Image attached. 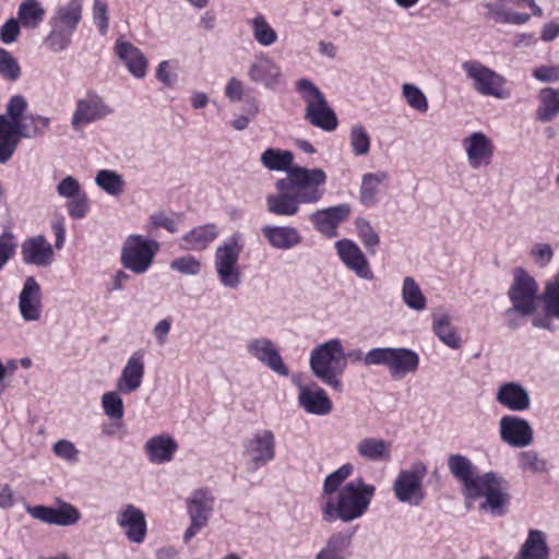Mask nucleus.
I'll use <instances>...</instances> for the list:
<instances>
[{"label": "nucleus", "instance_id": "nucleus-47", "mask_svg": "<svg viewBox=\"0 0 559 559\" xmlns=\"http://www.w3.org/2000/svg\"><path fill=\"white\" fill-rule=\"evenodd\" d=\"M402 96L406 104L414 110L425 114L428 108V99L424 92L413 83H404L401 87Z\"/></svg>", "mask_w": 559, "mask_h": 559}, {"label": "nucleus", "instance_id": "nucleus-40", "mask_svg": "<svg viewBox=\"0 0 559 559\" xmlns=\"http://www.w3.org/2000/svg\"><path fill=\"white\" fill-rule=\"evenodd\" d=\"M261 164L269 170L286 171L295 167L294 154L290 151H283L280 148H266L260 157Z\"/></svg>", "mask_w": 559, "mask_h": 559}, {"label": "nucleus", "instance_id": "nucleus-54", "mask_svg": "<svg viewBox=\"0 0 559 559\" xmlns=\"http://www.w3.org/2000/svg\"><path fill=\"white\" fill-rule=\"evenodd\" d=\"M159 227L165 228L171 234L178 231L177 224L174 218L166 215L164 212H155L150 215L145 228L147 233L153 234Z\"/></svg>", "mask_w": 559, "mask_h": 559}, {"label": "nucleus", "instance_id": "nucleus-57", "mask_svg": "<svg viewBox=\"0 0 559 559\" xmlns=\"http://www.w3.org/2000/svg\"><path fill=\"white\" fill-rule=\"evenodd\" d=\"M52 452L56 456L70 463H74L79 460V450L73 442L66 439L57 441L52 445Z\"/></svg>", "mask_w": 559, "mask_h": 559}, {"label": "nucleus", "instance_id": "nucleus-36", "mask_svg": "<svg viewBox=\"0 0 559 559\" xmlns=\"http://www.w3.org/2000/svg\"><path fill=\"white\" fill-rule=\"evenodd\" d=\"M549 556L546 534L538 530H531L515 559H549Z\"/></svg>", "mask_w": 559, "mask_h": 559}, {"label": "nucleus", "instance_id": "nucleus-62", "mask_svg": "<svg viewBox=\"0 0 559 559\" xmlns=\"http://www.w3.org/2000/svg\"><path fill=\"white\" fill-rule=\"evenodd\" d=\"M20 23L17 19L11 17L1 26L0 39L2 43L12 44L17 39L21 33Z\"/></svg>", "mask_w": 559, "mask_h": 559}, {"label": "nucleus", "instance_id": "nucleus-20", "mask_svg": "<svg viewBox=\"0 0 559 559\" xmlns=\"http://www.w3.org/2000/svg\"><path fill=\"white\" fill-rule=\"evenodd\" d=\"M297 402L307 414L326 416L333 409V403L328 393L317 383L298 384Z\"/></svg>", "mask_w": 559, "mask_h": 559}, {"label": "nucleus", "instance_id": "nucleus-29", "mask_svg": "<svg viewBox=\"0 0 559 559\" xmlns=\"http://www.w3.org/2000/svg\"><path fill=\"white\" fill-rule=\"evenodd\" d=\"M114 50L135 79H143L147 72V60L141 50L126 40H117Z\"/></svg>", "mask_w": 559, "mask_h": 559}, {"label": "nucleus", "instance_id": "nucleus-23", "mask_svg": "<svg viewBox=\"0 0 559 559\" xmlns=\"http://www.w3.org/2000/svg\"><path fill=\"white\" fill-rule=\"evenodd\" d=\"M145 360L143 350L139 349L132 353L122 367L117 379V391L121 394H131L138 391L144 380Z\"/></svg>", "mask_w": 559, "mask_h": 559}, {"label": "nucleus", "instance_id": "nucleus-8", "mask_svg": "<svg viewBox=\"0 0 559 559\" xmlns=\"http://www.w3.org/2000/svg\"><path fill=\"white\" fill-rule=\"evenodd\" d=\"M427 466L416 461L408 468L400 469L392 483L394 498L403 504L419 507L426 499L424 479L427 476Z\"/></svg>", "mask_w": 559, "mask_h": 559}, {"label": "nucleus", "instance_id": "nucleus-49", "mask_svg": "<svg viewBox=\"0 0 559 559\" xmlns=\"http://www.w3.org/2000/svg\"><path fill=\"white\" fill-rule=\"evenodd\" d=\"M120 392L108 391L102 395V406L107 417L114 420H121L124 415L123 401Z\"/></svg>", "mask_w": 559, "mask_h": 559}, {"label": "nucleus", "instance_id": "nucleus-18", "mask_svg": "<svg viewBox=\"0 0 559 559\" xmlns=\"http://www.w3.org/2000/svg\"><path fill=\"white\" fill-rule=\"evenodd\" d=\"M248 78L254 83L267 90H274L282 82V70L280 66L265 52L254 56L248 67Z\"/></svg>", "mask_w": 559, "mask_h": 559}, {"label": "nucleus", "instance_id": "nucleus-12", "mask_svg": "<svg viewBox=\"0 0 559 559\" xmlns=\"http://www.w3.org/2000/svg\"><path fill=\"white\" fill-rule=\"evenodd\" d=\"M242 250L241 237L233 235L215 252V270L221 283L228 288H237L240 284L238 260Z\"/></svg>", "mask_w": 559, "mask_h": 559}, {"label": "nucleus", "instance_id": "nucleus-48", "mask_svg": "<svg viewBox=\"0 0 559 559\" xmlns=\"http://www.w3.org/2000/svg\"><path fill=\"white\" fill-rule=\"evenodd\" d=\"M349 145L355 156H366L370 151V136L364 126H352L349 132Z\"/></svg>", "mask_w": 559, "mask_h": 559}, {"label": "nucleus", "instance_id": "nucleus-35", "mask_svg": "<svg viewBox=\"0 0 559 559\" xmlns=\"http://www.w3.org/2000/svg\"><path fill=\"white\" fill-rule=\"evenodd\" d=\"M419 365L418 355L408 348H393L390 356L389 370L392 377L403 378L414 373Z\"/></svg>", "mask_w": 559, "mask_h": 559}, {"label": "nucleus", "instance_id": "nucleus-7", "mask_svg": "<svg viewBox=\"0 0 559 559\" xmlns=\"http://www.w3.org/2000/svg\"><path fill=\"white\" fill-rule=\"evenodd\" d=\"M509 481L495 472H486L475 479L474 489L469 490L465 498H485L479 509H489L497 516L503 515L510 501Z\"/></svg>", "mask_w": 559, "mask_h": 559}, {"label": "nucleus", "instance_id": "nucleus-3", "mask_svg": "<svg viewBox=\"0 0 559 559\" xmlns=\"http://www.w3.org/2000/svg\"><path fill=\"white\" fill-rule=\"evenodd\" d=\"M27 100L22 95L10 98L5 114L0 115V163H7L15 152L21 139L43 135L37 127L27 123Z\"/></svg>", "mask_w": 559, "mask_h": 559}, {"label": "nucleus", "instance_id": "nucleus-14", "mask_svg": "<svg viewBox=\"0 0 559 559\" xmlns=\"http://www.w3.org/2000/svg\"><path fill=\"white\" fill-rule=\"evenodd\" d=\"M467 165L478 170L490 166L495 156V144L483 131H473L462 140Z\"/></svg>", "mask_w": 559, "mask_h": 559}, {"label": "nucleus", "instance_id": "nucleus-38", "mask_svg": "<svg viewBox=\"0 0 559 559\" xmlns=\"http://www.w3.org/2000/svg\"><path fill=\"white\" fill-rule=\"evenodd\" d=\"M538 102L536 109L538 121L550 122L559 115V88H542L538 93Z\"/></svg>", "mask_w": 559, "mask_h": 559}, {"label": "nucleus", "instance_id": "nucleus-50", "mask_svg": "<svg viewBox=\"0 0 559 559\" xmlns=\"http://www.w3.org/2000/svg\"><path fill=\"white\" fill-rule=\"evenodd\" d=\"M356 230L362 245L370 253H374L376 248L380 243V237L370 225V223L362 217L355 221Z\"/></svg>", "mask_w": 559, "mask_h": 559}, {"label": "nucleus", "instance_id": "nucleus-55", "mask_svg": "<svg viewBox=\"0 0 559 559\" xmlns=\"http://www.w3.org/2000/svg\"><path fill=\"white\" fill-rule=\"evenodd\" d=\"M93 21L102 35L107 34L109 28L108 5L105 0H94Z\"/></svg>", "mask_w": 559, "mask_h": 559}, {"label": "nucleus", "instance_id": "nucleus-9", "mask_svg": "<svg viewBox=\"0 0 559 559\" xmlns=\"http://www.w3.org/2000/svg\"><path fill=\"white\" fill-rule=\"evenodd\" d=\"M462 69L477 94L497 99H508L511 96L507 88V79L480 61H464Z\"/></svg>", "mask_w": 559, "mask_h": 559}, {"label": "nucleus", "instance_id": "nucleus-17", "mask_svg": "<svg viewBox=\"0 0 559 559\" xmlns=\"http://www.w3.org/2000/svg\"><path fill=\"white\" fill-rule=\"evenodd\" d=\"M111 112L103 97L95 93H88L76 102V107L71 119V126L75 131L91 122L102 120Z\"/></svg>", "mask_w": 559, "mask_h": 559}, {"label": "nucleus", "instance_id": "nucleus-16", "mask_svg": "<svg viewBox=\"0 0 559 559\" xmlns=\"http://www.w3.org/2000/svg\"><path fill=\"white\" fill-rule=\"evenodd\" d=\"M337 257L342 263L356 276L365 281H372L374 275L370 263L360 247L350 239H341L334 243Z\"/></svg>", "mask_w": 559, "mask_h": 559}, {"label": "nucleus", "instance_id": "nucleus-28", "mask_svg": "<svg viewBox=\"0 0 559 559\" xmlns=\"http://www.w3.org/2000/svg\"><path fill=\"white\" fill-rule=\"evenodd\" d=\"M496 401L512 412H524L531 406L528 391L522 384L512 381L498 386Z\"/></svg>", "mask_w": 559, "mask_h": 559}, {"label": "nucleus", "instance_id": "nucleus-56", "mask_svg": "<svg viewBox=\"0 0 559 559\" xmlns=\"http://www.w3.org/2000/svg\"><path fill=\"white\" fill-rule=\"evenodd\" d=\"M66 207L71 217H85L90 209L88 198L86 193L83 191L79 195L67 200Z\"/></svg>", "mask_w": 559, "mask_h": 559}, {"label": "nucleus", "instance_id": "nucleus-27", "mask_svg": "<svg viewBox=\"0 0 559 559\" xmlns=\"http://www.w3.org/2000/svg\"><path fill=\"white\" fill-rule=\"evenodd\" d=\"M178 443L169 433L163 432L148 438L144 443L147 460L155 465L166 464L174 460Z\"/></svg>", "mask_w": 559, "mask_h": 559}, {"label": "nucleus", "instance_id": "nucleus-6", "mask_svg": "<svg viewBox=\"0 0 559 559\" xmlns=\"http://www.w3.org/2000/svg\"><path fill=\"white\" fill-rule=\"evenodd\" d=\"M295 87L305 103V119L325 132L334 131L338 126L337 116L319 87L309 79H299Z\"/></svg>", "mask_w": 559, "mask_h": 559}, {"label": "nucleus", "instance_id": "nucleus-63", "mask_svg": "<svg viewBox=\"0 0 559 559\" xmlns=\"http://www.w3.org/2000/svg\"><path fill=\"white\" fill-rule=\"evenodd\" d=\"M531 257L540 267L546 266L554 258V250L548 243H537L531 250Z\"/></svg>", "mask_w": 559, "mask_h": 559}, {"label": "nucleus", "instance_id": "nucleus-45", "mask_svg": "<svg viewBox=\"0 0 559 559\" xmlns=\"http://www.w3.org/2000/svg\"><path fill=\"white\" fill-rule=\"evenodd\" d=\"M401 296L403 302L412 310L423 311L427 307V298L419 285L411 276L403 280Z\"/></svg>", "mask_w": 559, "mask_h": 559}, {"label": "nucleus", "instance_id": "nucleus-61", "mask_svg": "<svg viewBox=\"0 0 559 559\" xmlns=\"http://www.w3.org/2000/svg\"><path fill=\"white\" fill-rule=\"evenodd\" d=\"M533 76L539 82L555 83L559 81V64H546L533 70Z\"/></svg>", "mask_w": 559, "mask_h": 559}, {"label": "nucleus", "instance_id": "nucleus-15", "mask_svg": "<svg viewBox=\"0 0 559 559\" xmlns=\"http://www.w3.org/2000/svg\"><path fill=\"white\" fill-rule=\"evenodd\" d=\"M26 512L35 520L57 526H72L81 520L78 508L64 501H59L58 508L26 506Z\"/></svg>", "mask_w": 559, "mask_h": 559}, {"label": "nucleus", "instance_id": "nucleus-34", "mask_svg": "<svg viewBox=\"0 0 559 559\" xmlns=\"http://www.w3.org/2000/svg\"><path fill=\"white\" fill-rule=\"evenodd\" d=\"M352 536L336 532L329 536L314 559H348L350 557Z\"/></svg>", "mask_w": 559, "mask_h": 559}, {"label": "nucleus", "instance_id": "nucleus-32", "mask_svg": "<svg viewBox=\"0 0 559 559\" xmlns=\"http://www.w3.org/2000/svg\"><path fill=\"white\" fill-rule=\"evenodd\" d=\"M357 454L369 462H388L392 456V443L377 437H365L356 444Z\"/></svg>", "mask_w": 559, "mask_h": 559}, {"label": "nucleus", "instance_id": "nucleus-1", "mask_svg": "<svg viewBox=\"0 0 559 559\" xmlns=\"http://www.w3.org/2000/svg\"><path fill=\"white\" fill-rule=\"evenodd\" d=\"M328 175L321 168L295 166L286 178L277 179L275 193L265 198L269 213L277 216H295L300 204H316L324 194Z\"/></svg>", "mask_w": 559, "mask_h": 559}, {"label": "nucleus", "instance_id": "nucleus-31", "mask_svg": "<svg viewBox=\"0 0 559 559\" xmlns=\"http://www.w3.org/2000/svg\"><path fill=\"white\" fill-rule=\"evenodd\" d=\"M447 465L453 477L462 484L464 496L474 489L475 479L480 475L476 473V467L468 457L452 454L448 457Z\"/></svg>", "mask_w": 559, "mask_h": 559}, {"label": "nucleus", "instance_id": "nucleus-60", "mask_svg": "<svg viewBox=\"0 0 559 559\" xmlns=\"http://www.w3.org/2000/svg\"><path fill=\"white\" fill-rule=\"evenodd\" d=\"M391 352H392V347L372 348L369 352H367L365 355V365L366 366L383 365L389 368Z\"/></svg>", "mask_w": 559, "mask_h": 559}, {"label": "nucleus", "instance_id": "nucleus-37", "mask_svg": "<svg viewBox=\"0 0 559 559\" xmlns=\"http://www.w3.org/2000/svg\"><path fill=\"white\" fill-rule=\"evenodd\" d=\"M218 235L217 227L213 224L195 227L181 238L180 247L185 250H203Z\"/></svg>", "mask_w": 559, "mask_h": 559}, {"label": "nucleus", "instance_id": "nucleus-24", "mask_svg": "<svg viewBox=\"0 0 559 559\" xmlns=\"http://www.w3.org/2000/svg\"><path fill=\"white\" fill-rule=\"evenodd\" d=\"M352 209L347 203L318 210L310 215V219L318 231L334 238L337 236L338 226L349 218Z\"/></svg>", "mask_w": 559, "mask_h": 559}, {"label": "nucleus", "instance_id": "nucleus-4", "mask_svg": "<svg viewBox=\"0 0 559 559\" xmlns=\"http://www.w3.org/2000/svg\"><path fill=\"white\" fill-rule=\"evenodd\" d=\"M309 366L318 380L341 392L342 377L346 371L343 341L335 337L314 346L310 353Z\"/></svg>", "mask_w": 559, "mask_h": 559}, {"label": "nucleus", "instance_id": "nucleus-58", "mask_svg": "<svg viewBox=\"0 0 559 559\" xmlns=\"http://www.w3.org/2000/svg\"><path fill=\"white\" fill-rule=\"evenodd\" d=\"M56 190H57L58 195L66 200L74 198L83 192L80 182L73 176L64 177L57 185Z\"/></svg>", "mask_w": 559, "mask_h": 559}, {"label": "nucleus", "instance_id": "nucleus-11", "mask_svg": "<svg viewBox=\"0 0 559 559\" xmlns=\"http://www.w3.org/2000/svg\"><path fill=\"white\" fill-rule=\"evenodd\" d=\"M159 247L156 240L142 235H130L122 243L120 262L126 270L138 275L144 274L152 266Z\"/></svg>", "mask_w": 559, "mask_h": 559}, {"label": "nucleus", "instance_id": "nucleus-13", "mask_svg": "<svg viewBox=\"0 0 559 559\" xmlns=\"http://www.w3.org/2000/svg\"><path fill=\"white\" fill-rule=\"evenodd\" d=\"M247 355L273 372L287 377L289 370L280 355L276 344L266 336L250 337L245 344Z\"/></svg>", "mask_w": 559, "mask_h": 559}, {"label": "nucleus", "instance_id": "nucleus-43", "mask_svg": "<svg viewBox=\"0 0 559 559\" xmlns=\"http://www.w3.org/2000/svg\"><path fill=\"white\" fill-rule=\"evenodd\" d=\"M388 178L386 173L377 171L362 176L360 186V201L367 206H372L377 203V194L380 186Z\"/></svg>", "mask_w": 559, "mask_h": 559}, {"label": "nucleus", "instance_id": "nucleus-19", "mask_svg": "<svg viewBox=\"0 0 559 559\" xmlns=\"http://www.w3.org/2000/svg\"><path fill=\"white\" fill-rule=\"evenodd\" d=\"M19 312L26 322H37L43 314V294L34 276H27L17 298Z\"/></svg>", "mask_w": 559, "mask_h": 559}, {"label": "nucleus", "instance_id": "nucleus-25", "mask_svg": "<svg viewBox=\"0 0 559 559\" xmlns=\"http://www.w3.org/2000/svg\"><path fill=\"white\" fill-rule=\"evenodd\" d=\"M117 524L123 530L129 542L141 544L146 536L144 512L133 504L124 506L117 515Z\"/></svg>", "mask_w": 559, "mask_h": 559}, {"label": "nucleus", "instance_id": "nucleus-2", "mask_svg": "<svg viewBox=\"0 0 559 559\" xmlns=\"http://www.w3.org/2000/svg\"><path fill=\"white\" fill-rule=\"evenodd\" d=\"M374 492L376 487L365 483L362 478L347 483L340 489L336 501L326 497L322 502L323 521L342 520L347 523L359 519L368 510Z\"/></svg>", "mask_w": 559, "mask_h": 559}, {"label": "nucleus", "instance_id": "nucleus-44", "mask_svg": "<svg viewBox=\"0 0 559 559\" xmlns=\"http://www.w3.org/2000/svg\"><path fill=\"white\" fill-rule=\"evenodd\" d=\"M432 329L439 340L453 349L461 347V338L453 326L449 314H440L435 317Z\"/></svg>", "mask_w": 559, "mask_h": 559}, {"label": "nucleus", "instance_id": "nucleus-21", "mask_svg": "<svg viewBox=\"0 0 559 559\" xmlns=\"http://www.w3.org/2000/svg\"><path fill=\"white\" fill-rule=\"evenodd\" d=\"M500 439L514 448H525L534 440L530 423L523 418L504 415L499 420Z\"/></svg>", "mask_w": 559, "mask_h": 559}, {"label": "nucleus", "instance_id": "nucleus-26", "mask_svg": "<svg viewBox=\"0 0 559 559\" xmlns=\"http://www.w3.org/2000/svg\"><path fill=\"white\" fill-rule=\"evenodd\" d=\"M21 255L25 264L46 267L53 262V248L48 240L41 236H35L24 240L21 246Z\"/></svg>", "mask_w": 559, "mask_h": 559}, {"label": "nucleus", "instance_id": "nucleus-39", "mask_svg": "<svg viewBox=\"0 0 559 559\" xmlns=\"http://www.w3.org/2000/svg\"><path fill=\"white\" fill-rule=\"evenodd\" d=\"M254 41L262 47H270L278 40L276 29L270 24L267 19L261 14H255L248 21Z\"/></svg>", "mask_w": 559, "mask_h": 559}, {"label": "nucleus", "instance_id": "nucleus-10", "mask_svg": "<svg viewBox=\"0 0 559 559\" xmlns=\"http://www.w3.org/2000/svg\"><path fill=\"white\" fill-rule=\"evenodd\" d=\"M539 286L534 276L522 267L513 271V281L508 290L512 307L507 313L515 312L523 317L534 314L538 308Z\"/></svg>", "mask_w": 559, "mask_h": 559}, {"label": "nucleus", "instance_id": "nucleus-59", "mask_svg": "<svg viewBox=\"0 0 559 559\" xmlns=\"http://www.w3.org/2000/svg\"><path fill=\"white\" fill-rule=\"evenodd\" d=\"M542 298L546 313L559 319V287L545 288Z\"/></svg>", "mask_w": 559, "mask_h": 559}, {"label": "nucleus", "instance_id": "nucleus-51", "mask_svg": "<svg viewBox=\"0 0 559 559\" xmlns=\"http://www.w3.org/2000/svg\"><path fill=\"white\" fill-rule=\"evenodd\" d=\"M519 467L524 472L534 474L546 473L549 469L548 462L533 450L524 451L519 454Z\"/></svg>", "mask_w": 559, "mask_h": 559}, {"label": "nucleus", "instance_id": "nucleus-22", "mask_svg": "<svg viewBox=\"0 0 559 559\" xmlns=\"http://www.w3.org/2000/svg\"><path fill=\"white\" fill-rule=\"evenodd\" d=\"M243 447L254 468L266 465L275 457V436L269 429L257 431Z\"/></svg>", "mask_w": 559, "mask_h": 559}, {"label": "nucleus", "instance_id": "nucleus-46", "mask_svg": "<svg viewBox=\"0 0 559 559\" xmlns=\"http://www.w3.org/2000/svg\"><path fill=\"white\" fill-rule=\"evenodd\" d=\"M354 466L350 463L342 465L340 468L329 474L323 481L322 502L326 497L340 491L341 485L352 475Z\"/></svg>", "mask_w": 559, "mask_h": 559}, {"label": "nucleus", "instance_id": "nucleus-41", "mask_svg": "<svg viewBox=\"0 0 559 559\" xmlns=\"http://www.w3.org/2000/svg\"><path fill=\"white\" fill-rule=\"evenodd\" d=\"M45 14L46 10L38 0H24L19 5L17 20L25 28L35 29L44 21Z\"/></svg>", "mask_w": 559, "mask_h": 559}, {"label": "nucleus", "instance_id": "nucleus-64", "mask_svg": "<svg viewBox=\"0 0 559 559\" xmlns=\"http://www.w3.org/2000/svg\"><path fill=\"white\" fill-rule=\"evenodd\" d=\"M13 235L4 233L0 236V271L15 252V245L12 242Z\"/></svg>", "mask_w": 559, "mask_h": 559}, {"label": "nucleus", "instance_id": "nucleus-53", "mask_svg": "<svg viewBox=\"0 0 559 559\" xmlns=\"http://www.w3.org/2000/svg\"><path fill=\"white\" fill-rule=\"evenodd\" d=\"M170 269L180 274L193 276L201 272V262L192 255H185L173 260Z\"/></svg>", "mask_w": 559, "mask_h": 559}, {"label": "nucleus", "instance_id": "nucleus-5", "mask_svg": "<svg viewBox=\"0 0 559 559\" xmlns=\"http://www.w3.org/2000/svg\"><path fill=\"white\" fill-rule=\"evenodd\" d=\"M82 16L83 0H69L53 10L48 21L49 33L45 39L52 52H61L71 46Z\"/></svg>", "mask_w": 559, "mask_h": 559}, {"label": "nucleus", "instance_id": "nucleus-33", "mask_svg": "<svg viewBox=\"0 0 559 559\" xmlns=\"http://www.w3.org/2000/svg\"><path fill=\"white\" fill-rule=\"evenodd\" d=\"M187 509L191 521L206 526L214 509V497L207 489L194 490Z\"/></svg>", "mask_w": 559, "mask_h": 559}, {"label": "nucleus", "instance_id": "nucleus-52", "mask_svg": "<svg viewBox=\"0 0 559 559\" xmlns=\"http://www.w3.org/2000/svg\"><path fill=\"white\" fill-rule=\"evenodd\" d=\"M21 75V68L13 56L0 48V76L8 81H15Z\"/></svg>", "mask_w": 559, "mask_h": 559}, {"label": "nucleus", "instance_id": "nucleus-30", "mask_svg": "<svg viewBox=\"0 0 559 559\" xmlns=\"http://www.w3.org/2000/svg\"><path fill=\"white\" fill-rule=\"evenodd\" d=\"M261 231L269 245L276 250H289L302 241L298 229L288 225H265Z\"/></svg>", "mask_w": 559, "mask_h": 559}, {"label": "nucleus", "instance_id": "nucleus-42", "mask_svg": "<svg viewBox=\"0 0 559 559\" xmlns=\"http://www.w3.org/2000/svg\"><path fill=\"white\" fill-rule=\"evenodd\" d=\"M95 185L111 197H120L126 190L123 177L112 169H100L96 173Z\"/></svg>", "mask_w": 559, "mask_h": 559}]
</instances>
